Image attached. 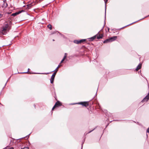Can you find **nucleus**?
<instances>
[{
    "instance_id": "79ce46f5",
    "label": "nucleus",
    "mask_w": 149,
    "mask_h": 149,
    "mask_svg": "<svg viewBox=\"0 0 149 149\" xmlns=\"http://www.w3.org/2000/svg\"><path fill=\"white\" fill-rule=\"evenodd\" d=\"M53 41H55V40H54V39H53Z\"/></svg>"
},
{
    "instance_id": "0eeeda50",
    "label": "nucleus",
    "mask_w": 149,
    "mask_h": 149,
    "mask_svg": "<svg viewBox=\"0 0 149 149\" xmlns=\"http://www.w3.org/2000/svg\"><path fill=\"white\" fill-rule=\"evenodd\" d=\"M117 38V36H113V37H110L109 38V40H110L111 42H112L115 40Z\"/></svg>"
},
{
    "instance_id": "ddd939ff",
    "label": "nucleus",
    "mask_w": 149,
    "mask_h": 149,
    "mask_svg": "<svg viewBox=\"0 0 149 149\" xmlns=\"http://www.w3.org/2000/svg\"><path fill=\"white\" fill-rule=\"evenodd\" d=\"M148 16H149V15H148V16H146V17H144V18H142V19H139V20H138V21H136V22H133V23H131V24H129V25H127V26H124V27H122V28H121V29H122V28H124V27H126V26H129V25H131V24H133V23H135L136 22H137V21H139V20H141V19H143V18H145V17H148Z\"/></svg>"
},
{
    "instance_id": "6ab92c4d",
    "label": "nucleus",
    "mask_w": 149,
    "mask_h": 149,
    "mask_svg": "<svg viewBox=\"0 0 149 149\" xmlns=\"http://www.w3.org/2000/svg\"><path fill=\"white\" fill-rule=\"evenodd\" d=\"M74 42L77 44H79V40H75L74 41Z\"/></svg>"
},
{
    "instance_id": "58836bf2",
    "label": "nucleus",
    "mask_w": 149,
    "mask_h": 149,
    "mask_svg": "<svg viewBox=\"0 0 149 149\" xmlns=\"http://www.w3.org/2000/svg\"><path fill=\"white\" fill-rule=\"evenodd\" d=\"M74 104V103H71L70 104H71V105H73V104Z\"/></svg>"
},
{
    "instance_id": "cd10ccee",
    "label": "nucleus",
    "mask_w": 149,
    "mask_h": 149,
    "mask_svg": "<svg viewBox=\"0 0 149 149\" xmlns=\"http://www.w3.org/2000/svg\"><path fill=\"white\" fill-rule=\"evenodd\" d=\"M5 4H6L5 6L6 7H7L8 6V4L6 2L5 3Z\"/></svg>"
},
{
    "instance_id": "ea45409f",
    "label": "nucleus",
    "mask_w": 149,
    "mask_h": 149,
    "mask_svg": "<svg viewBox=\"0 0 149 149\" xmlns=\"http://www.w3.org/2000/svg\"><path fill=\"white\" fill-rule=\"evenodd\" d=\"M108 125V124L106 127V128L107 127V126Z\"/></svg>"
},
{
    "instance_id": "39448f33",
    "label": "nucleus",
    "mask_w": 149,
    "mask_h": 149,
    "mask_svg": "<svg viewBox=\"0 0 149 149\" xmlns=\"http://www.w3.org/2000/svg\"><path fill=\"white\" fill-rule=\"evenodd\" d=\"M149 100V93L142 100L141 102H143L145 101H148Z\"/></svg>"
},
{
    "instance_id": "f3484780",
    "label": "nucleus",
    "mask_w": 149,
    "mask_h": 149,
    "mask_svg": "<svg viewBox=\"0 0 149 149\" xmlns=\"http://www.w3.org/2000/svg\"><path fill=\"white\" fill-rule=\"evenodd\" d=\"M96 128H94V129H93L92 130H91V131H90L89 132H88V133H86V132H85L84 134V135H86L88 134V133H91V132L92 131H93L94 130H95V129Z\"/></svg>"
},
{
    "instance_id": "a878e982",
    "label": "nucleus",
    "mask_w": 149,
    "mask_h": 149,
    "mask_svg": "<svg viewBox=\"0 0 149 149\" xmlns=\"http://www.w3.org/2000/svg\"><path fill=\"white\" fill-rule=\"evenodd\" d=\"M30 134H31V133L29 134V135H28L26 136V137L27 138H29V135Z\"/></svg>"
},
{
    "instance_id": "1a4fd4ad",
    "label": "nucleus",
    "mask_w": 149,
    "mask_h": 149,
    "mask_svg": "<svg viewBox=\"0 0 149 149\" xmlns=\"http://www.w3.org/2000/svg\"><path fill=\"white\" fill-rule=\"evenodd\" d=\"M100 32V31L98 32L97 33V38L98 39L102 38L103 37V35L102 34H99L98 35V34Z\"/></svg>"
},
{
    "instance_id": "c9c22d12",
    "label": "nucleus",
    "mask_w": 149,
    "mask_h": 149,
    "mask_svg": "<svg viewBox=\"0 0 149 149\" xmlns=\"http://www.w3.org/2000/svg\"><path fill=\"white\" fill-rule=\"evenodd\" d=\"M33 74H40V73H33Z\"/></svg>"
},
{
    "instance_id": "4be33fe9",
    "label": "nucleus",
    "mask_w": 149,
    "mask_h": 149,
    "mask_svg": "<svg viewBox=\"0 0 149 149\" xmlns=\"http://www.w3.org/2000/svg\"><path fill=\"white\" fill-rule=\"evenodd\" d=\"M24 12V10H20V11H18L19 13V14H20V13H21L22 12Z\"/></svg>"
},
{
    "instance_id": "6e6552de",
    "label": "nucleus",
    "mask_w": 149,
    "mask_h": 149,
    "mask_svg": "<svg viewBox=\"0 0 149 149\" xmlns=\"http://www.w3.org/2000/svg\"><path fill=\"white\" fill-rule=\"evenodd\" d=\"M104 2L105 3V20H104V24H105V20H106V3L107 2L108 0H104Z\"/></svg>"
},
{
    "instance_id": "5701e85b",
    "label": "nucleus",
    "mask_w": 149,
    "mask_h": 149,
    "mask_svg": "<svg viewBox=\"0 0 149 149\" xmlns=\"http://www.w3.org/2000/svg\"><path fill=\"white\" fill-rule=\"evenodd\" d=\"M29 148L28 147H25L24 148H21V149H29Z\"/></svg>"
},
{
    "instance_id": "a19ab883",
    "label": "nucleus",
    "mask_w": 149,
    "mask_h": 149,
    "mask_svg": "<svg viewBox=\"0 0 149 149\" xmlns=\"http://www.w3.org/2000/svg\"><path fill=\"white\" fill-rule=\"evenodd\" d=\"M108 31H109V28H108Z\"/></svg>"
},
{
    "instance_id": "4c0bfd02",
    "label": "nucleus",
    "mask_w": 149,
    "mask_h": 149,
    "mask_svg": "<svg viewBox=\"0 0 149 149\" xmlns=\"http://www.w3.org/2000/svg\"><path fill=\"white\" fill-rule=\"evenodd\" d=\"M6 0H4L3 1V2H4V3H5V1H6Z\"/></svg>"
},
{
    "instance_id": "20e7f679",
    "label": "nucleus",
    "mask_w": 149,
    "mask_h": 149,
    "mask_svg": "<svg viewBox=\"0 0 149 149\" xmlns=\"http://www.w3.org/2000/svg\"><path fill=\"white\" fill-rule=\"evenodd\" d=\"M78 104H81L85 107L88 106L89 103L88 102H81L77 103Z\"/></svg>"
},
{
    "instance_id": "f704fd0d",
    "label": "nucleus",
    "mask_w": 149,
    "mask_h": 149,
    "mask_svg": "<svg viewBox=\"0 0 149 149\" xmlns=\"http://www.w3.org/2000/svg\"><path fill=\"white\" fill-rule=\"evenodd\" d=\"M49 73H42L41 74H48Z\"/></svg>"
},
{
    "instance_id": "7c9ffc66",
    "label": "nucleus",
    "mask_w": 149,
    "mask_h": 149,
    "mask_svg": "<svg viewBox=\"0 0 149 149\" xmlns=\"http://www.w3.org/2000/svg\"><path fill=\"white\" fill-rule=\"evenodd\" d=\"M59 33V34H60V35H61V36H64L61 33Z\"/></svg>"
},
{
    "instance_id": "b1692460",
    "label": "nucleus",
    "mask_w": 149,
    "mask_h": 149,
    "mask_svg": "<svg viewBox=\"0 0 149 149\" xmlns=\"http://www.w3.org/2000/svg\"><path fill=\"white\" fill-rule=\"evenodd\" d=\"M146 133H149V127L147 129L146 131Z\"/></svg>"
},
{
    "instance_id": "f03ea898",
    "label": "nucleus",
    "mask_w": 149,
    "mask_h": 149,
    "mask_svg": "<svg viewBox=\"0 0 149 149\" xmlns=\"http://www.w3.org/2000/svg\"><path fill=\"white\" fill-rule=\"evenodd\" d=\"M57 71H58V70H57L56 71L54 72L51 76V79L50 80V83L52 84H53L54 83V79L56 74Z\"/></svg>"
},
{
    "instance_id": "c85d7f7f",
    "label": "nucleus",
    "mask_w": 149,
    "mask_h": 149,
    "mask_svg": "<svg viewBox=\"0 0 149 149\" xmlns=\"http://www.w3.org/2000/svg\"><path fill=\"white\" fill-rule=\"evenodd\" d=\"M66 57H67V56H64L63 58H64L65 59V58H66Z\"/></svg>"
},
{
    "instance_id": "2f4dec72",
    "label": "nucleus",
    "mask_w": 149,
    "mask_h": 149,
    "mask_svg": "<svg viewBox=\"0 0 149 149\" xmlns=\"http://www.w3.org/2000/svg\"><path fill=\"white\" fill-rule=\"evenodd\" d=\"M8 80H7V81H6V84H5V86H4V87H5V86H6V84H7V82H8ZM4 87L3 88V89L4 88Z\"/></svg>"
},
{
    "instance_id": "f257e3e1",
    "label": "nucleus",
    "mask_w": 149,
    "mask_h": 149,
    "mask_svg": "<svg viewBox=\"0 0 149 149\" xmlns=\"http://www.w3.org/2000/svg\"><path fill=\"white\" fill-rule=\"evenodd\" d=\"M12 24V22L10 21L4 24L1 28V32L3 35H6L11 29Z\"/></svg>"
},
{
    "instance_id": "aec40b11",
    "label": "nucleus",
    "mask_w": 149,
    "mask_h": 149,
    "mask_svg": "<svg viewBox=\"0 0 149 149\" xmlns=\"http://www.w3.org/2000/svg\"><path fill=\"white\" fill-rule=\"evenodd\" d=\"M8 147V146H7L5 148H4L3 149H14V148L13 147H10V148H7V147Z\"/></svg>"
},
{
    "instance_id": "9d476101",
    "label": "nucleus",
    "mask_w": 149,
    "mask_h": 149,
    "mask_svg": "<svg viewBox=\"0 0 149 149\" xmlns=\"http://www.w3.org/2000/svg\"><path fill=\"white\" fill-rule=\"evenodd\" d=\"M141 63L139 64L137 66V67L136 69V71H138L139 69L141 68Z\"/></svg>"
},
{
    "instance_id": "393cba45",
    "label": "nucleus",
    "mask_w": 149,
    "mask_h": 149,
    "mask_svg": "<svg viewBox=\"0 0 149 149\" xmlns=\"http://www.w3.org/2000/svg\"><path fill=\"white\" fill-rule=\"evenodd\" d=\"M64 60H65V59L63 58V59H62V60H61V63H62L64 61Z\"/></svg>"
},
{
    "instance_id": "a211bd4d",
    "label": "nucleus",
    "mask_w": 149,
    "mask_h": 149,
    "mask_svg": "<svg viewBox=\"0 0 149 149\" xmlns=\"http://www.w3.org/2000/svg\"><path fill=\"white\" fill-rule=\"evenodd\" d=\"M85 137L84 138V139L82 141V144H81V149H82L83 148V144H84L85 141Z\"/></svg>"
},
{
    "instance_id": "e433bc0d",
    "label": "nucleus",
    "mask_w": 149,
    "mask_h": 149,
    "mask_svg": "<svg viewBox=\"0 0 149 149\" xmlns=\"http://www.w3.org/2000/svg\"><path fill=\"white\" fill-rule=\"evenodd\" d=\"M64 56H67V54L66 53H65Z\"/></svg>"
},
{
    "instance_id": "f8f14e48",
    "label": "nucleus",
    "mask_w": 149,
    "mask_h": 149,
    "mask_svg": "<svg viewBox=\"0 0 149 149\" xmlns=\"http://www.w3.org/2000/svg\"><path fill=\"white\" fill-rule=\"evenodd\" d=\"M19 14V13L18 11L17 12L15 13H12L11 14V15L13 16H15L16 15Z\"/></svg>"
},
{
    "instance_id": "37998d69",
    "label": "nucleus",
    "mask_w": 149,
    "mask_h": 149,
    "mask_svg": "<svg viewBox=\"0 0 149 149\" xmlns=\"http://www.w3.org/2000/svg\"><path fill=\"white\" fill-rule=\"evenodd\" d=\"M34 106L35 107L36 106L35 104H34Z\"/></svg>"
},
{
    "instance_id": "bb28decb",
    "label": "nucleus",
    "mask_w": 149,
    "mask_h": 149,
    "mask_svg": "<svg viewBox=\"0 0 149 149\" xmlns=\"http://www.w3.org/2000/svg\"><path fill=\"white\" fill-rule=\"evenodd\" d=\"M27 8H30V5H27Z\"/></svg>"
},
{
    "instance_id": "412c9836",
    "label": "nucleus",
    "mask_w": 149,
    "mask_h": 149,
    "mask_svg": "<svg viewBox=\"0 0 149 149\" xmlns=\"http://www.w3.org/2000/svg\"><path fill=\"white\" fill-rule=\"evenodd\" d=\"M59 65L54 70L52 71V72H55V71H56L57 70H58V68L59 67Z\"/></svg>"
},
{
    "instance_id": "c756f323",
    "label": "nucleus",
    "mask_w": 149,
    "mask_h": 149,
    "mask_svg": "<svg viewBox=\"0 0 149 149\" xmlns=\"http://www.w3.org/2000/svg\"><path fill=\"white\" fill-rule=\"evenodd\" d=\"M57 32H57H54L52 33V34H54V33H55L56 32Z\"/></svg>"
},
{
    "instance_id": "2eb2a0df",
    "label": "nucleus",
    "mask_w": 149,
    "mask_h": 149,
    "mask_svg": "<svg viewBox=\"0 0 149 149\" xmlns=\"http://www.w3.org/2000/svg\"><path fill=\"white\" fill-rule=\"evenodd\" d=\"M47 27L50 30L52 29V26L51 24H49V25H47Z\"/></svg>"
},
{
    "instance_id": "72a5a7b5",
    "label": "nucleus",
    "mask_w": 149,
    "mask_h": 149,
    "mask_svg": "<svg viewBox=\"0 0 149 149\" xmlns=\"http://www.w3.org/2000/svg\"><path fill=\"white\" fill-rule=\"evenodd\" d=\"M2 16V15L0 14V18H1Z\"/></svg>"
},
{
    "instance_id": "7ed1b4c3",
    "label": "nucleus",
    "mask_w": 149,
    "mask_h": 149,
    "mask_svg": "<svg viewBox=\"0 0 149 149\" xmlns=\"http://www.w3.org/2000/svg\"><path fill=\"white\" fill-rule=\"evenodd\" d=\"M61 102L59 101H57L55 104L54 106L52 108V110H53V109L56 107H58L59 106H61Z\"/></svg>"
},
{
    "instance_id": "a18cd8bd",
    "label": "nucleus",
    "mask_w": 149,
    "mask_h": 149,
    "mask_svg": "<svg viewBox=\"0 0 149 149\" xmlns=\"http://www.w3.org/2000/svg\"><path fill=\"white\" fill-rule=\"evenodd\" d=\"M97 95V92L96 93V95Z\"/></svg>"
},
{
    "instance_id": "dca6fc26",
    "label": "nucleus",
    "mask_w": 149,
    "mask_h": 149,
    "mask_svg": "<svg viewBox=\"0 0 149 149\" xmlns=\"http://www.w3.org/2000/svg\"><path fill=\"white\" fill-rule=\"evenodd\" d=\"M86 39H81V40H79V43H81L84 42L86 41Z\"/></svg>"
},
{
    "instance_id": "c03bdc74",
    "label": "nucleus",
    "mask_w": 149,
    "mask_h": 149,
    "mask_svg": "<svg viewBox=\"0 0 149 149\" xmlns=\"http://www.w3.org/2000/svg\"><path fill=\"white\" fill-rule=\"evenodd\" d=\"M146 136H147V137H148V135H147V134H146Z\"/></svg>"
},
{
    "instance_id": "473e14b6",
    "label": "nucleus",
    "mask_w": 149,
    "mask_h": 149,
    "mask_svg": "<svg viewBox=\"0 0 149 149\" xmlns=\"http://www.w3.org/2000/svg\"><path fill=\"white\" fill-rule=\"evenodd\" d=\"M11 44H8L7 45H6V46H8V45H10Z\"/></svg>"
},
{
    "instance_id": "423d86ee",
    "label": "nucleus",
    "mask_w": 149,
    "mask_h": 149,
    "mask_svg": "<svg viewBox=\"0 0 149 149\" xmlns=\"http://www.w3.org/2000/svg\"><path fill=\"white\" fill-rule=\"evenodd\" d=\"M97 35V34L92 37L88 38L87 39L89 41H92L96 38Z\"/></svg>"
},
{
    "instance_id": "9b49d317",
    "label": "nucleus",
    "mask_w": 149,
    "mask_h": 149,
    "mask_svg": "<svg viewBox=\"0 0 149 149\" xmlns=\"http://www.w3.org/2000/svg\"><path fill=\"white\" fill-rule=\"evenodd\" d=\"M111 42L110 41V40H109V38L105 40L103 42V43H109V42Z\"/></svg>"
},
{
    "instance_id": "4468645a",
    "label": "nucleus",
    "mask_w": 149,
    "mask_h": 149,
    "mask_svg": "<svg viewBox=\"0 0 149 149\" xmlns=\"http://www.w3.org/2000/svg\"><path fill=\"white\" fill-rule=\"evenodd\" d=\"M29 70H30V69L29 68H28V71L27 72H20V73L18 72V73H20V74H24V73H28V74H31V73L30 72H29Z\"/></svg>"
}]
</instances>
